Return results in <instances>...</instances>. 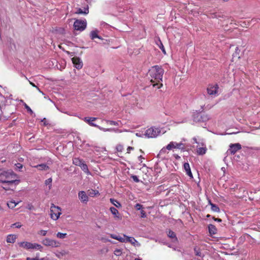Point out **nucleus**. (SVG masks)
Masks as SVG:
<instances>
[{
    "label": "nucleus",
    "mask_w": 260,
    "mask_h": 260,
    "mask_svg": "<svg viewBox=\"0 0 260 260\" xmlns=\"http://www.w3.org/2000/svg\"><path fill=\"white\" fill-rule=\"evenodd\" d=\"M148 73L150 82L153 83V86H156L158 89L161 87L162 86V79L164 73V69L158 66H155L149 70Z\"/></svg>",
    "instance_id": "1"
},
{
    "label": "nucleus",
    "mask_w": 260,
    "mask_h": 260,
    "mask_svg": "<svg viewBox=\"0 0 260 260\" xmlns=\"http://www.w3.org/2000/svg\"><path fill=\"white\" fill-rule=\"evenodd\" d=\"M12 171H4L0 174V182L9 185H17L20 180Z\"/></svg>",
    "instance_id": "2"
},
{
    "label": "nucleus",
    "mask_w": 260,
    "mask_h": 260,
    "mask_svg": "<svg viewBox=\"0 0 260 260\" xmlns=\"http://www.w3.org/2000/svg\"><path fill=\"white\" fill-rule=\"evenodd\" d=\"M110 237L117 240L122 243L129 242L135 247H139L141 246V244L133 237H129L126 235H123L122 237L119 236H117L114 234H110Z\"/></svg>",
    "instance_id": "3"
},
{
    "label": "nucleus",
    "mask_w": 260,
    "mask_h": 260,
    "mask_svg": "<svg viewBox=\"0 0 260 260\" xmlns=\"http://www.w3.org/2000/svg\"><path fill=\"white\" fill-rule=\"evenodd\" d=\"M61 214V208L58 206L52 205L50 207V217L54 220H57Z\"/></svg>",
    "instance_id": "4"
},
{
    "label": "nucleus",
    "mask_w": 260,
    "mask_h": 260,
    "mask_svg": "<svg viewBox=\"0 0 260 260\" xmlns=\"http://www.w3.org/2000/svg\"><path fill=\"white\" fill-rule=\"evenodd\" d=\"M161 133V131L159 128L151 127L147 129L145 133L146 137L148 138H155Z\"/></svg>",
    "instance_id": "5"
},
{
    "label": "nucleus",
    "mask_w": 260,
    "mask_h": 260,
    "mask_svg": "<svg viewBox=\"0 0 260 260\" xmlns=\"http://www.w3.org/2000/svg\"><path fill=\"white\" fill-rule=\"evenodd\" d=\"M87 25L86 20L76 19L74 23V28L76 30L82 31L84 30Z\"/></svg>",
    "instance_id": "6"
},
{
    "label": "nucleus",
    "mask_w": 260,
    "mask_h": 260,
    "mask_svg": "<svg viewBox=\"0 0 260 260\" xmlns=\"http://www.w3.org/2000/svg\"><path fill=\"white\" fill-rule=\"evenodd\" d=\"M42 244L46 246H50L52 248L58 247L60 246V243L56 240L48 238H45L42 241Z\"/></svg>",
    "instance_id": "7"
},
{
    "label": "nucleus",
    "mask_w": 260,
    "mask_h": 260,
    "mask_svg": "<svg viewBox=\"0 0 260 260\" xmlns=\"http://www.w3.org/2000/svg\"><path fill=\"white\" fill-rule=\"evenodd\" d=\"M167 148L168 150H171L173 148L184 150V145L182 143H177L176 142H171L167 145Z\"/></svg>",
    "instance_id": "8"
},
{
    "label": "nucleus",
    "mask_w": 260,
    "mask_h": 260,
    "mask_svg": "<svg viewBox=\"0 0 260 260\" xmlns=\"http://www.w3.org/2000/svg\"><path fill=\"white\" fill-rule=\"evenodd\" d=\"M72 61L74 67L78 70L82 68L83 63L82 60L78 57H74L72 58Z\"/></svg>",
    "instance_id": "9"
},
{
    "label": "nucleus",
    "mask_w": 260,
    "mask_h": 260,
    "mask_svg": "<svg viewBox=\"0 0 260 260\" xmlns=\"http://www.w3.org/2000/svg\"><path fill=\"white\" fill-rule=\"evenodd\" d=\"M218 85H209L207 88V91L209 94L211 95H216L217 93Z\"/></svg>",
    "instance_id": "10"
},
{
    "label": "nucleus",
    "mask_w": 260,
    "mask_h": 260,
    "mask_svg": "<svg viewBox=\"0 0 260 260\" xmlns=\"http://www.w3.org/2000/svg\"><path fill=\"white\" fill-rule=\"evenodd\" d=\"M241 149V146L239 143L233 144L230 145L229 151L231 154H234L237 151Z\"/></svg>",
    "instance_id": "11"
},
{
    "label": "nucleus",
    "mask_w": 260,
    "mask_h": 260,
    "mask_svg": "<svg viewBox=\"0 0 260 260\" xmlns=\"http://www.w3.org/2000/svg\"><path fill=\"white\" fill-rule=\"evenodd\" d=\"M78 197L81 202L86 203L88 201V197L84 191L78 192Z\"/></svg>",
    "instance_id": "12"
},
{
    "label": "nucleus",
    "mask_w": 260,
    "mask_h": 260,
    "mask_svg": "<svg viewBox=\"0 0 260 260\" xmlns=\"http://www.w3.org/2000/svg\"><path fill=\"white\" fill-rule=\"evenodd\" d=\"M19 247L26 249H31L32 243L29 242H20L18 243Z\"/></svg>",
    "instance_id": "13"
},
{
    "label": "nucleus",
    "mask_w": 260,
    "mask_h": 260,
    "mask_svg": "<svg viewBox=\"0 0 260 260\" xmlns=\"http://www.w3.org/2000/svg\"><path fill=\"white\" fill-rule=\"evenodd\" d=\"M96 119H97V118H96V117H84V118H82V119L85 122L88 123L90 125L94 126L96 127L98 126V125L93 123V121H95Z\"/></svg>",
    "instance_id": "14"
},
{
    "label": "nucleus",
    "mask_w": 260,
    "mask_h": 260,
    "mask_svg": "<svg viewBox=\"0 0 260 260\" xmlns=\"http://www.w3.org/2000/svg\"><path fill=\"white\" fill-rule=\"evenodd\" d=\"M17 238V235L15 234H9L6 237V241L8 243H14Z\"/></svg>",
    "instance_id": "15"
},
{
    "label": "nucleus",
    "mask_w": 260,
    "mask_h": 260,
    "mask_svg": "<svg viewBox=\"0 0 260 260\" xmlns=\"http://www.w3.org/2000/svg\"><path fill=\"white\" fill-rule=\"evenodd\" d=\"M183 167L188 176H189L190 178H192V174L191 173L189 164L188 162L184 163Z\"/></svg>",
    "instance_id": "16"
},
{
    "label": "nucleus",
    "mask_w": 260,
    "mask_h": 260,
    "mask_svg": "<svg viewBox=\"0 0 260 260\" xmlns=\"http://www.w3.org/2000/svg\"><path fill=\"white\" fill-rule=\"evenodd\" d=\"M98 33L99 31L97 29L91 31L90 34V37L91 39L92 40H93L95 38H98L102 40V38L98 35Z\"/></svg>",
    "instance_id": "17"
},
{
    "label": "nucleus",
    "mask_w": 260,
    "mask_h": 260,
    "mask_svg": "<svg viewBox=\"0 0 260 260\" xmlns=\"http://www.w3.org/2000/svg\"><path fill=\"white\" fill-rule=\"evenodd\" d=\"M88 13L89 10L88 6L84 8V9L79 8L77 9V12H75L76 14H87Z\"/></svg>",
    "instance_id": "18"
},
{
    "label": "nucleus",
    "mask_w": 260,
    "mask_h": 260,
    "mask_svg": "<svg viewBox=\"0 0 260 260\" xmlns=\"http://www.w3.org/2000/svg\"><path fill=\"white\" fill-rule=\"evenodd\" d=\"M96 127L98 128L101 131H102L103 132H113V131H114L115 132H119V133L122 132V131L121 130L115 129L114 128H106L101 127L100 126H99L98 125Z\"/></svg>",
    "instance_id": "19"
},
{
    "label": "nucleus",
    "mask_w": 260,
    "mask_h": 260,
    "mask_svg": "<svg viewBox=\"0 0 260 260\" xmlns=\"http://www.w3.org/2000/svg\"><path fill=\"white\" fill-rule=\"evenodd\" d=\"M88 196L91 197H94L96 196H98L100 194V193L98 190H94V189H89L87 191Z\"/></svg>",
    "instance_id": "20"
},
{
    "label": "nucleus",
    "mask_w": 260,
    "mask_h": 260,
    "mask_svg": "<svg viewBox=\"0 0 260 260\" xmlns=\"http://www.w3.org/2000/svg\"><path fill=\"white\" fill-rule=\"evenodd\" d=\"M209 204L211 206V210L215 212H219L220 209L215 204L211 203L210 200H209Z\"/></svg>",
    "instance_id": "21"
},
{
    "label": "nucleus",
    "mask_w": 260,
    "mask_h": 260,
    "mask_svg": "<svg viewBox=\"0 0 260 260\" xmlns=\"http://www.w3.org/2000/svg\"><path fill=\"white\" fill-rule=\"evenodd\" d=\"M34 167L38 168V170H41V171L47 170L49 169V167L45 164H42L40 165H38L34 166Z\"/></svg>",
    "instance_id": "22"
},
{
    "label": "nucleus",
    "mask_w": 260,
    "mask_h": 260,
    "mask_svg": "<svg viewBox=\"0 0 260 260\" xmlns=\"http://www.w3.org/2000/svg\"><path fill=\"white\" fill-rule=\"evenodd\" d=\"M19 202H16L14 200H11L7 203V206L9 208L13 209L19 203Z\"/></svg>",
    "instance_id": "23"
},
{
    "label": "nucleus",
    "mask_w": 260,
    "mask_h": 260,
    "mask_svg": "<svg viewBox=\"0 0 260 260\" xmlns=\"http://www.w3.org/2000/svg\"><path fill=\"white\" fill-rule=\"evenodd\" d=\"M110 210L115 218H120L119 212L115 208L112 207L110 208Z\"/></svg>",
    "instance_id": "24"
},
{
    "label": "nucleus",
    "mask_w": 260,
    "mask_h": 260,
    "mask_svg": "<svg viewBox=\"0 0 260 260\" xmlns=\"http://www.w3.org/2000/svg\"><path fill=\"white\" fill-rule=\"evenodd\" d=\"M42 248H43V247L41 245L36 243H32L31 249L38 250H40L41 251L42 250Z\"/></svg>",
    "instance_id": "25"
},
{
    "label": "nucleus",
    "mask_w": 260,
    "mask_h": 260,
    "mask_svg": "<svg viewBox=\"0 0 260 260\" xmlns=\"http://www.w3.org/2000/svg\"><path fill=\"white\" fill-rule=\"evenodd\" d=\"M200 116V118L199 119V121H201L203 122L206 121L210 119V116L206 114H203L199 115Z\"/></svg>",
    "instance_id": "26"
},
{
    "label": "nucleus",
    "mask_w": 260,
    "mask_h": 260,
    "mask_svg": "<svg viewBox=\"0 0 260 260\" xmlns=\"http://www.w3.org/2000/svg\"><path fill=\"white\" fill-rule=\"evenodd\" d=\"M209 232L210 234H215L216 233V228L213 224H209L208 226Z\"/></svg>",
    "instance_id": "27"
},
{
    "label": "nucleus",
    "mask_w": 260,
    "mask_h": 260,
    "mask_svg": "<svg viewBox=\"0 0 260 260\" xmlns=\"http://www.w3.org/2000/svg\"><path fill=\"white\" fill-rule=\"evenodd\" d=\"M156 44L158 45V46L159 47V48L161 50V51H162V52L166 54V50L165 49V48H164V46L162 43V42H161V41L159 39H158L156 42Z\"/></svg>",
    "instance_id": "28"
},
{
    "label": "nucleus",
    "mask_w": 260,
    "mask_h": 260,
    "mask_svg": "<svg viewBox=\"0 0 260 260\" xmlns=\"http://www.w3.org/2000/svg\"><path fill=\"white\" fill-rule=\"evenodd\" d=\"M82 162V160L79 158L75 157L73 159V163L76 166H80Z\"/></svg>",
    "instance_id": "29"
},
{
    "label": "nucleus",
    "mask_w": 260,
    "mask_h": 260,
    "mask_svg": "<svg viewBox=\"0 0 260 260\" xmlns=\"http://www.w3.org/2000/svg\"><path fill=\"white\" fill-rule=\"evenodd\" d=\"M168 236L170 238L173 239H174V240H173V241H177V238H176V234H175V233L174 232H173V231H171V230H169V231H168Z\"/></svg>",
    "instance_id": "30"
},
{
    "label": "nucleus",
    "mask_w": 260,
    "mask_h": 260,
    "mask_svg": "<svg viewBox=\"0 0 260 260\" xmlns=\"http://www.w3.org/2000/svg\"><path fill=\"white\" fill-rule=\"evenodd\" d=\"M80 167V168H81V169L86 173L87 174H88L89 173V171H88V167L86 165V164H85L83 161V162L81 164V165L79 166Z\"/></svg>",
    "instance_id": "31"
},
{
    "label": "nucleus",
    "mask_w": 260,
    "mask_h": 260,
    "mask_svg": "<svg viewBox=\"0 0 260 260\" xmlns=\"http://www.w3.org/2000/svg\"><path fill=\"white\" fill-rule=\"evenodd\" d=\"M110 202L117 208H120L121 207L120 203L116 200L114 199H110Z\"/></svg>",
    "instance_id": "32"
},
{
    "label": "nucleus",
    "mask_w": 260,
    "mask_h": 260,
    "mask_svg": "<svg viewBox=\"0 0 260 260\" xmlns=\"http://www.w3.org/2000/svg\"><path fill=\"white\" fill-rule=\"evenodd\" d=\"M206 147H200L197 149V153L199 155H203L206 153Z\"/></svg>",
    "instance_id": "33"
},
{
    "label": "nucleus",
    "mask_w": 260,
    "mask_h": 260,
    "mask_svg": "<svg viewBox=\"0 0 260 260\" xmlns=\"http://www.w3.org/2000/svg\"><path fill=\"white\" fill-rule=\"evenodd\" d=\"M67 234L66 233H62L60 232H58L56 234V237L58 238L63 239H64L67 237Z\"/></svg>",
    "instance_id": "34"
},
{
    "label": "nucleus",
    "mask_w": 260,
    "mask_h": 260,
    "mask_svg": "<svg viewBox=\"0 0 260 260\" xmlns=\"http://www.w3.org/2000/svg\"><path fill=\"white\" fill-rule=\"evenodd\" d=\"M122 250L120 249H116L114 251V253L116 256H120L122 254Z\"/></svg>",
    "instance_id": "35"
},
{
    "label": "nucleus",
    "mask_w": 260,
    "mask_h": 260,
    "mask_svg": "<svg viewBox=\"0 0 260 260\" xmlns=\"http://www.w3.org/2000/svg\"><path fill=\"white\" fill-rule=\"evenodd\" d=\"M24 106L28 112H29L30 114L33 113V111H32V110L26 104L24 103Z\"/></svg>",
    "instance_id": "36"
},
{
    "label": "nucleus",
    "mask_w": 260,
    "mask_h": 260,
    "mask_svg": "<svg viewBox=\"0 0 260 260\" xmlns=\"http://www.w3.org/2000/svg\"><path fill=\"white\" fill-rule=\"evenodd\" d=\"M12 227H15L16 228H20L22 226V225L20 222H16L13 224L11 226Z\"/></svg>",
    "instance_id": "37"
},
{
    "label": "nucleus",
    "mask_w": 260,
    "mask_h": 260,
    "mask_svg": "<svg viewBox=\"0 0 260 260\" xmlns=\"http://www.w3.org/2000/svg\"><path fill=\"white\" fill-rule=\"evenodd\" d=\"M15 166H16V169L19 171H20V170L23 168V165L20 163L15 164Z\"/></svg>",
    "instance_id": "38"
},
{
    "label": "nucleus",
    "mask_w": 260,
    "mask_h": 260,
    "mask_svg": "<svg viewBox=\"0 0 260 260\" xmlns=\"http://www.w3.org/2000/svg\"><path fill=\"white\" fill-rule=\"evenodd\" d=\"M47 233V231H45V230H40L38 234H39L40 235H42V236H45L46 235Z\"/></svg>",
    "instance_id": "39"
},
{
    "label": "nucleus",
    "mask_w": 260,
    "mask_h": 260,
    "mask_svg": "<svg viewBox=\"0 0 260 260\" xmlns=\"http://www.w3.org/2000/svg\"><path fill=\"white\" fill-rule=\"evenodd\" d=\"M107 122L110 125H117L118 124L117 122L112 120H107Z\"/></svg>",
    "instance_id": "40"
},
{
    "label": "nucleus",
    "mask_w": 260,
    "mask_h": 260,
    "mask_svg": "<svg viewBox=\"0 0 260 260\" xmlns=\"http://www.w3.org/2000/svg\"><path fill=\"white\" fill-rule=\"evenodd\" d=\"M123 146L121 145H118L116 146V150L119 152H121L123 150Z\"/></svg>",
    "instance_id": "41"
},
{
    "label": "nucleus",
    "mask_w": 260,
    "mask_h": 260,
    "mask_svg": "<svg viewBox=\"0 0 260 260\" xmlns=\"http://www.w3.org/2000/svg\"><path fill=\"white\" fill-rule=\"evenodd\" d=\"M167 150H168L167 146L166 147L162 148L159 151V154L161 155V154L166 153Z\"/></svg>",
    "instance_id": "42"
},
{
    "label": "nucleus",
    "mask_w": 260,
    "mask_h": 260,
    "mask_svg": "<svg viewBox=\"0 0 260 260\" xmlns=\"http://www.w3.org/2000/svg\"><path fill=\"white\" fill-rule=\"evenodd\" d=\"M11 185H9L8 184H5V186H3V188L6 190H9L11 189Z\"/></svg>",
    "instance_id": "43"
},
{
    "label": "nucleus",
    "mask_w": 260,
    "mask_h": 260,
    "mask_svg": "<svg viewBox=\"0 0 260 260\" xmlns=\"http://www.w3.org/2000/svg\"><path fill=\"white\" fill-rule=\"evenodd\" d=\"M52 178H50L48 179H47L46 181H45V184L46 185H48V184H50V186L51 185V182H52Z\"/></svg>",
    "instance_id": "44"
},
{
    "label": "nucleus",
    "mask_w": 260,
    "mask_h": 260,
    "mask_svg": "<svg viewBox=\"0 0 260 260\" xmlns=\"http://www.w3.org/2000/svg\"><path fill=\"white\" fill-rule=\"evenodd\" d=\"M135 208L138 210H140L142 208V206L140 204H137L135 206Z\"/></svg>",
    "instance_id": "45"
},
{
    "label": "nucleus",
    "mask_w": 260,
    "mask_h": 260,
    "mask_svg": "<svg viewBox=\"0 0 260 260\" xmlns=\"http://www.w3.org/2000/svg\"><path fill=\"white\" fill-rule=\"evenodd\" d=\"M141 217L142 218H145L146 217V212L143 210H141Z\"/></svg>",
    "instance_id": "46"
},
{
    "label": "nucleus",
    "mask_w": 260,
    "mask_h": 260,
    "mask_svg": "<svg viewBox=\"0 0 260 260\" xmlns=\"http://www.w3.org/2000/svg\"><path fill=\"white\" fill-rule=\"evenodd\" d=\"M68 253H69V252L67 251H66L64 250H63L59 252V254H60L62 256L68 254Z\"/></svg>",
    "instance_id": "47"
},
{
    "label": "nucleus",
    "mask_w": 260,
    "mask_h": 260,
    "mask_svg": "<svg viewBox=\"0 0 260 260\" xmlns=\"http://www.w3.org/2000/svg\"><path fill=\"white\" fill-rule=\"evenodd\" d=\"M29 83L30 85H31L33 87H35L37 88V89L39 91V92H42V91L40 90V89L37 86L35 85V84L34 83H33L32 82H31V81H29Z\"/></svg>",
    "instance_id": "48"
},
{
    "label": "nucleus",
    "mask_w": 260,
    "mask_h": 260,
    "mask_svg": "<svg viewBox=\"0 0 260 260\" xmlns=\"http://www.w3.org/2000/svg\"><path fill=\"white\" fill-rule=\"evenodd\" d=\"M132 178H133V180H134L135 182H139V179L138 178V177H137L136 176H133L132 177Z\"/></svg>",
    "instance_id": "49"
},
{
    "label": "nucleus",
    "mask_w": 260,
    "mask_h": 260,
    "mask_svg": "<svg viewBox=\"0 0 260 260\" xmlns=\"http://www.w3.org/2000/svg\"><path fill=\"white\" fill-rule=\"evenodd\" d=\"M133 149H134V148H133V147H131V146H128V147H127V153H129L130 152V151H131V150H133Z\"/></svg>",
    "instance_id": "50"
},
{
    "label": "nucleus",
    "mask_w": 260,
    "mask_h": 260,
    "mask_svg": "<svg viewBox=\"0 0 260 260\" xmlns=\"http://www.w3.org/2000/svg\"><path fill=\"white\" fill-rule=\"evenodd\" d=\"M213 219L215 221H217V222H221V221H222V220H221V219H220V218H215V217H213Z\"/></svg>",
    "instance_id": "51"
},
{
    "label": "nucleus",
    "mask_w": 260,
    "mask_h": 260,
    "mask_svg": "<svg viewBox=\"0 0 260 260\" xmlns=\"http://www.w3.org/2000/svg\"><path fill=\"white\" fill-rule=\"evenodd\" d=\"M42 122H44V124L45 125H46L48 124V123L46 122V119L45 118H44L43 120H42Z\"/></svg>",
    "instance_id": "52"
},
{
    "label": "nucleus",
    "mask_w": 260,
    "mask_h": 260,
    "mask_svg": "<svg viewBox=\"0 0 260 260\" xmlns=\"http://www.w3.org/2000/svg\"><path fill=\"white\" fill-rule=\"evenodd\" d=\"M32 260H42V258H32Z\"/></svg>",
    "instance_id": "53"
},
{
    "label": "nucleus",
    "mask_w": 260,
    "mask_h": 260,
    "mask_svg": "<svg viewBox=\"0 0 260 260\" xmlns=\"http://www.w3.org/2000/svg\"><path fill=\"white\" fill-rule=\"evenodd\" d=\"M196 254L197 255L201 256V253L200 252H197Z\"/></svg>",
    "instance_id": "54"
},
{
    "label": "nucleus",
    "mask_w": 260,
    "mask_h": 260,
    "mask_svg": "<svg viewBox=\"0 0 260 260\" xmlns=\"http://www.w3.org/2000/svg\"><path fill=\"white\" fill-rule=\"evenodd\" d=\"M32 258L27 257L26 260H32Z\"/></svg>",
    "instance_id": "55"
},
{
    "label": "nucleus",
    "mask_w": 260,
    "mask_h": 260,
    "mask_svg": "<svg viewBox=\"0 0 260 260\" xmlns=\"http://www.w3.org/2000/svg\"><path fill=\"white\" fill-rule=\"evenodd\" d=\"M3 209L2 208V207L1 206V205H0V211H3Z\"/></svg>",
    "instance_id": "56"
},
{
    "label": "nucleus",
    "mask_w": 260,
    "mask_h": 260,
    "mask_svg": "<svg viewBox=\"0 0 260 260\" xmlns=\"http://www.w3.org/2000/svg\"><path fill=\"white\" fill-rule=\"evenodd\" d=\"M175 157L178 159L180 158V156H179L178 155H176Z\"/></svg>",
    "instance_id": "57"
},
{
    "label": "nucleus",
    "mask_w": 260,
    "mask_h": 260,
    "mask_svg": "<svg viewBox=\"0 0 260 260\" xmlns=\"http://www.w3.org/2000/svg\"><path fill=\"white\" fill-rule=\"evenodd\" d=\"M193 140L196 143H197V139L196 138H194Z\"/></svg>",
    "instance_id": "58"
},
{
    "label": "nucleus",
    "mask_w": 260,
    "mask_h": 260,
    "mask_svg": "<svg viewBox=\"0 0 260 260\" xmlns=\"http://www.w3.org/2000/svg\"><path fill=\"white\" fill-rule=\"evenodd\" d=\"M210 217V215L208 214V215H207V217Z\"/></svg>",
    "instance_id": "59"
},
{
    "label": "nucleus",
    "mask_w": 260,
    "mask_h": 260,
    "mask_svg": "<svg viewBox=\"0 0 260 260\" xmlns=\"http://www.w3.org/2000/svg\"><path fill=\"white\" fill-rule=\"evenodd\" d=\"M135 260H141V259L140 258H136Z\"/></svg>",
    "instance_id": "60"
},
{
    "label": "nucleus",
    "mask_w": 260,
    "mask_h": 260,
    "mask_svg": "<svg viewBox=\"0 0 260 260\" xmlns=\"http://www.w3.org/2000/svg\"><path fill=\"white\" fill-rule=\"evenodd\" d=\"M86 1L88 2L90 1L91 0H86Z\"/></svg>",
    "instance_id": "61"
},
{
    "label": "nucleus",
    "mask_w": 260,
    "mask_h": 260,
    "mask_svg": "<svg viewBox=\"0 0 260 260\" xmlns=\"http://www.w3.org/2000/svg\"><path fill=\"white\" fill-rule=\"evenodd\" d=\"M56 256H57V257H59V255H57H57H56Z\"/></svg>",
    "instance_id": "62"
}]
</instances>
